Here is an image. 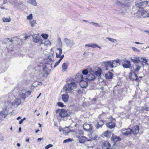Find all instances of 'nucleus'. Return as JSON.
Listing matches in <instances>:
<instances>
[{
	"mask_svg": "<svg viewBox=\"0 0 149 149\" xmlns=\"http://www.w3.org/2000/svg\"><path fill=\"white\" fill-rule=\"evenodd\" d=\"M84 78L83 75L81 72L77 73L76 75L75 80L78 82L79 83L81 87L82 88L86 87L88 85V80H84Z\"/></svg>",
	"mask_w": 149,
	"mask_h": 149,
	"instance_id": "1",
	"label": "nucleus"
},
{
	"mask_svg": "<svg viewBox=\"0 0 149 149\" xmlns=\"http://www.w3.org/2000/svg\"><path fill=\"white\" fill-rule=\"evenodd\" d=\"M56 113H59V115L61 118H63V120H65L67 119L69 120L71 119L70 116V111L68 110H65L63 109H58L56 111Z\"/></svg>",
	"mask_w": 149,
	"mask_h": 149,
	"instance_id": "2",
	"label": "nucleus"
},
{
	"mask_svg": "<svg viewBox=\"0 0 149 149\" xmlns=\"http://www.w3.org/2000/svg\"><path fill=\"white\" fill-rule=\"evenodd\" d=\"M77 87V84L74 81H68L65 86L64 88L66 93H68L73 91V90Z\"/></svg>",
	"mask_w": 149,
	"mask_h": 149,
	"instance_id": "3",
	"label": "nucleus"
},
{
	"mask_svg": "<svg viewBox=\"0 0 149 149\" xmlns=\"http://www.w3.org/2000/svg\"><path fill=\"white\" fill-rule=\"evenodd\" d=\"M136 73L133 71L131 70L129 75L130 79L132 81H137L139 80V78L140 79V80H141L143 77L142 76H138L137 75L138 74Z\"/></svg>",
	"mask_w": 149,
	"mask_h": 149,
	"instance_id": "4",
	"label": "nucleus"
},
{
	"mask_svg": "<svg viewBox=\"0 0 149 149\" xmlns=\"http://www.w3.org/2000/svg\"><path fill=\"white\" fill-rule=\"evenodd\" d=\"M146 11L145 10L141 9L137 11L135 14V16L139 18H146Z\"/></svg>",
	"mask_w": 149,
	"mask_h": 149,
	"instance_id": "5",
	"label": "nucleus"
},
{
	"mask_svg": "<svg viewBox=\"0 0 149 149\" xmlns=\"http://www.w3.org/2000/svg\"><path fill=\"white\" fill-rule=\"evenodd\" d=\"M21 102L20 99L18 98H16L13 102H11L10 101L8 102V105L11 107L13 106H16V107H17L21 104Z\"/></svg>",
	"mask_w": 149,
	"mask_h": 149,
	"instance_id": "6",
	"label": "nucleus"
},
{
	"mask_svg": "<svg viewBox=\"0 0 149 149\" xmlns=\"http://www.w3.org/2000/svg\"><path fill=\"white\" fill-rule=\"evenodd\" d=\"M135 6L140 8H143V7H146L148 4V2L147 1H136L135 2Z\"/></svg>",
	"mask_w": 149,
	"mask_h": 149,
	"instance_id": "7",
	"label": "nucleus"
},
{
	"mask_svg": "<svg viewBox=\"0 0 149 149\" xmlns=\"http://www.w3.org/2000/svg\"><path fill=\"white\" fill-rule=\"evenodd\" d=\"M64 42L65 43L66 46L67 47H71L75 45V43L72 40L67 38H64Z\"/></svg>",
	"mask_w": 149,
	"mask_h": 149,
	"instance_id": "8",
	"label": "nucleus"
},
{
	"mask_svg": "<svg viewBox=\"0 0 149 149\" xmlns=\"http://www.w3.org/2000/svg\"><path fill=\"white\" fill-rule=\"evenodd\" d=\"M84 130L86 131L90 132L93 129L92 125L91 124L85 123L83 125Z\"/></svg>",
	"mask_w": 149,
	"mask_h": 149,
	"instance_id": "9",
	"label": "nucleus"
},
{
	"mask_svg": "<svg viewBox=\"0 0 149 149\" xmlns=\"http://www.w3.org/2000/svg\"><path fill=\"white\" fill-rule=\"evenodd\" d=\"M95 78V76L94 75L93 72V73H91L88 75L87 77L85 78V79L87 81H90L94 80Z\"/></svg>",
	"mask_w": 149,
	"mask_h": 149,
	"instance_id": "10",
	"label": "nucleus"
},
{
	"mask_svg": "<svg viewBox=\"0 0 149 149\" xmlns=\"http://www.w3.org/2000/svg\"><path fill=\"white\" fill-rule=\"evenodd\" d=\"M101 146L102 148L108 149L111 146V145L108 141H106L102 143Z\"/></svg>",
	"mask_w": 149,
	"mask_h": 149,
	"instance_id": "11",
	"label": "nucleus"
},
{
	"mask_svg": "<svg viewBox=\"0 0 149 149\" xmlns=\"http://www.w3.org/2000/svg\"><path fill=\"white\" fill-rule=\"evenodd\" d=\"M122 132L125 135L128 136L132 133V130L130 129H126L125 128L121 130Z\"/></svg>",
	"mask_w": 149,
	"mask_h": 149,
	"instance_id": "12",
	"label": "nucleus"
},
{
	"mask_svg": "<svg viewBox=\"0 0 149 149\" xmlns=\"http://www.w3.org/2000/svg\"><path fill=\"white\" fill-rule=\"evenodd\" d=\"M111 140V141L113 142L116 143V142L117 141H120L121 139L119 136H116L114 135L113 134H112V136Z\"/></svg>",
	"mask_w": 149,
	"mask_h": 149,
	"instance_id": "13",
	"label": "nucleus"
},
{
	"mask_svg": "<svg viewBox=\"0 0 149 149\" xmlns=\"http://www.w3.org/2000/svg\"><path fill=\"white\" fill-rule=\"evenodd\" d=\"M139 130V126L138 125H136L131 130H132V132L133 134L135 135L138 133Z\"/></svg>",
	"mask_w": 149,
	"mask_h": 149,
	"instance_id": "14",
	"label": "nucleus"
},
{
	"mask_svg": "<svg viewBox=\"0 0 149 149\" xmlns=\"http://www.w3.org/2000/svg\"><path fill=\"white\" fill-rule=\"evenodd\" d=\"M104 63L105 65V67L107 69H108V68H113V66H112L111 61L104 62Z\"/></svg>",
	"mask_w": 149,
	"mask_h": 149,
	"instance_id": "15",
	"label": "nucleus"
},
{
	"mask_svg": "<svg viewBox=\"0 0 149 149\" xmlns=\"http://www.w3.org/2000/svg\"><path fill=\"white\" fill-rule=\"evenodd\" d=\"M104 124V122L103 120H97V123L96 126V128L98 129L102 127V125Z\"/></svg>",
	"mask_w": 149,
	"mask_h": 149,
	"instance_id": "16",
	"label": "nucleus"
},
{
	"mask_svg": "<svg viewBox=\"0 0 149 149\" xmlns=\"http://www.w3.org/2000/svg\"><path fill=\"white\" fill-rule=\"evenodd\" d=\"M123 66L125 68H130L131 67L130 62L127 60L125 61L123 63Z\"/></svg>",
	"mask_w": 149,
	"mask_h": 149,
	"instance_id": "17",
	"label": "nucleus"
},
{
	"mask_svg": "<svg viewBox=\"0 0 149 149\" xmlns=\"http://www.w3.org/2000/svg\"><path fill=\"white\" fill-rule=\"evenodd\" d=\"M26 92L25 91L22 90L19 92V97L20 98L23 99V100H25L26 97Z\"/></svg>",
	"mask_w": 149,
	"mask_h": 149,
	"instance_id": "18",
	"label": "nucleus"
},
{
	"mask_svg": "<svg viewBox=\"0 0 149 149\" xmlns=\"http://www.w3.org/2000/svg\"><path fill=\"white\" fill-rule=\"evenodd\" d=\"M106 125L107 127L110 129H112L115 127L116 126V124L112 122L107 123Z\"/></svg>",
	"mask_w": 149,
	"mask_h": 149,
	"instance_id": "19",
	"label": "nucleus"
},
{
	"mask_svg": "<svg viewBox=\"0 0 149 149\" xmlns=\"http://www.w3.org/2000/svg\"><path fill=\"white\" fill-rule=\"evenodd\" d=\"M113 74L112 72H108L105 74V77L107 79H112L113 78Z\"/></svg>",
	"mask_w": 149,
	"mask_h": 149,
	"instance_id": "20",
	"label": "nucleus"
},
{
	"mask_svg": "<svg viewBox=\"0 0 149 149\" xmlns=\"http://www.w3.org/2000/svg\"><path fill=\"white\" fill-rule=\"evenodd\" d=\"M132 61L134 63H138L141 61V58L139 57H133L131 58Z\"/></svg>",
	"mask_w": 149,
	"mask_h": 149,
	"instance_id": "21",
	"label": "nucleus"
},
{
	"mask_svg": "<svg viewBox=\"0 0 149 149\" xmlns=\"http://www.w3.org/2000/svg\"><path fill=\"white\" fill-rule=\"evenodd\" d=\"M79 142L81 143H84L87 140V138L84 136L78 137Z\"/></svg>",
	"mask_w": 149,
	"mask_h": 149,
	"instance_id": "22",
	"label": "nucleus"
},
{
	"mask_svg": "<svg viewBox=\"0 0 149 149\" xmlns=\"http://www.w3.org/2000/svg\"><path fill=\"white\" fill-rule=\"evenodd\" d=\"M33 41L35 42H37L39 41L40 39L39 36L38 34L34 35L33 36Z\"/></svg>",
	"mask_w": 149,
	"mask_h": 149,
	"instance_id": "23",
	"label": "nucleus"
},
{
	"mask_svg": "<svg viewBox=\"0 0 149 149\" xmlns=\"http://www.w3.org/2000/svg\"><path fill=\"white\" fill-rule=\"evenodd\" d=\"M62 98L63 101L66 102L68 101L69 96L67 94H63L62 95Z\"/></svg>",
	"mask_w": 149,
	"mask_h": 149,
	"instance_id": "24",
	"label": "nucleus"
},
{
	"mask_svg": "<svg viewBox=\"0 0 149 149\" xmlns=\"http://www.w3.org/2000/svg\"><path fill=\"white\" fill-rule=\"evenodd\" d=\"M134 71H133L135 72L138 73L139 71L141 69V67L140 65L138 64L135 65L134 67Z\"/></svg>",
	"mask_w": 149,
	"mask_h": 149,
	"instance_id": "25",
	"label": "nucleus"
},
{
	"mask_svg": "<svg viewBox=\"0 0 149 149\" xmlns=\"http://www.w3.org/2000/svg\"><path fill=\"white\" fill-rule=\"evenodd\" d=\"M111 63L112 64V66H113V68L114 67H116L117 65H118V64H120V60L118 59L116 61L114 60L112 61H111Z\"/></svg>",
	"mask_w": 149,
	"mask_h": 149,
	"instance_id": "26",
	"label": "nucleus"
},
{
	"mask_svg": "<svg viewBox=\"0 0 149 149\" xmlns=\"http://www.w3.org/2000/svg\"><path fill=\"white\" fill-rule=\"evenodd\" d=\"M141 61H140L141 63V64L143 67H144V65H148L147 63V61L146 59H145L142 57L141 58Z\"/></svg>",
	"mask_w": 149,
	"mask_h": 149,
	"instance_id": "27",
	"label": "nucleus"
},
{
	"mask_svg": "<svg viewBox=\"0 0 149 149\" xmlns=\"http://www.w3.org/2000/svg\"><path fill=\"white\" fill-rule=\"evenodd\" d=\"M102 70L101 69L99 68L97 71L93 72L94 75L96 76L99 77L101 74Z\"/></svg>",
	"mask_w": 149,
	"mask_h": 149,
	"instance_id": "28",
	"label": "nucleus"
},
{
	"mask_svg": "<svg viewBox=\"0 0 149 149\" xmlns=\"http://www.w3.org/2000/svg\"><path fill=\"white\" fill-rule=\"evenodd\" d=\"M29 23L31 24V27H34L35 25L36 24V21L35 19H33L31 20H30Z\"/></svg>",
	"mask_w": 149,
	"mask_h": 149,
	"instance_id": "29",
	"label": "nucleus"
},
{
	"mask_svg": "<svg viewBox=\"0 0 149 149\" xmlns=\"http://www.w3.org/2000/svg\"><path fill=\"white\" fill-rule=\"evenodd\" d=\"M57 49L59 51V54H58L57 53H56V57L57 58H59L62 53V49L60 48H58Z\"/></svg>",
	"mask_w": 149,
	"mask_h": 149,
	"instance_id": "30",
	"label": "nucleus"
},
{
	"mask_svg": "<svg viewBox=\"0 0 149 149\" xmlns=\"http://www.w3.org/2000/svg\"><path fill=\"white\" fill-rule=\"evenodd\" d=\"M52 62L53 60L50 58H49V57H48L47 59V61L46 62V63L47 64L52 65Z\"/></svg>",
	"mask_w": 149,
	"mask_h": 149,
	"instance_id": "31",
	"label": "nucleus"
},
{
	"mask_svg": "<svg viewBox=\"0 0 149 149\" xmlns=\"http://www.w3.org/2000/svg\"><path fill=\"white\" fill-rule=\"evenodd\" d=\"M148 108L145 106L142 107L141 110L142 112H144L145 111H148Z\"/></svg>",
	"mask_w": 149,
	"mask_h": 149,
	"instance_id": "32",
	"label": "nucleus"
},
{
	"mask_svg": "<svg viewBox=\"0 0 149 149\" xmlns=\"http://www.w3.org/2000/svg\"><path fill=\"white\" fill-rule=\"evenodd\" d=\"M30 1L29 2L31 4L33 5L34 6H37V3L36 0H29Z\"/></svg>",
	"mask_w": 149,
	"mask_h": 149,
	"instance_id": "33",
	"label": "nucleus"
},
{
	"mask_svg": "<svg viewBox=\"0 0 149 149\" xmlns=\"http://www.w3.org/2000/svg\"><path fill=\"white\" fill-rule=\"evenodd\" d=\"M44 43V45H45L47 46L48 45H50L51 44V42L49 40H46V41H45L44 42H43V40L41 42V44Z\"/></svg>",
	"mask_w": 149,
	"mask_h": 149,
	"instance_id": "34",
	"label": "nucleus"
},
{
	"mask_svg": "<svg viewBox=\"0 0 149 149\" xmlns=\"http://www.w3.org/2000/svg\"><path fill=\"white\" fill-rule=\"evenodd\" d=\"M11 20V19L10 18H3V21L4 22H10Z\"/></svg>",
	"mask_w": 149,
	"mask_h": 149,
	"instance_id": "35",
	"label": "nucleus"
},
{
	"mask_svg": "<svg viewBox=\"0 0 149 149\" xmlns=\"http://www.w3.org/2000/svg\"><path fill=\"white\" fill-rule=\"evenodd\" d=\"M7 115L5 114H4L3 113H0V120L3 119V118H5Z\"/></svg>",
	"mask_w": 149,
	"mask_h": 149,
	"instance_id": "36",
	"label": "nucleus"
},
{
	"mask_svg": "<svg viewBox=\"0 0 149 149\" xmlns=\"http://www.w3.org/2000/svg\"><path fill=\"white\" fill-rule=\"evenodd\" d=\"M91 47L93 48H95L97 47L99 48L100 49H102L101 47H99L98 45L96 44H91Z\"/></svg>",
	"mask_w": 149,
	"mask_h": 149,
	"instance_id": "37",
	"label": "nucleus"
},
{
	"mask_svg": "<svg viewBox=\"0 0 149 149\" xmlns=\"http://www.w3.org/2000/svg\"><path fill=\"white\" fill-rule=\"evenodd\" d=\"M67 65L66 63H64L62 65V69L64 71H65L67 68Z\"/></svg>",
	"mask_w": 149,
	"mask_h": 149,
	"instance_id": "38",
	"label": "nucleus"
},
{
	"mask_svg": "<svg viewBox=\"0 0 149 149\" xmlns=\"http://www.w3.org/2000/svg\"><path fill=\"white\" fill-rule=\"evenodd\" d=\"M132 48L134 52H136L137 53H139L140 52V50H139L135 47H132Z\"/></svg>",
	"mask_w": 149,
	"mask_h": 149,
	"instance_id": "39",
	"label": "nucleus"
},
{
	"mask_svg": "<svg viewBox=\"0 0 149 149\" xmlns=\"http://www.w3.org/2000/svg\"><path fill=\"white\" fill-rule=\"evenodd\" d=\"M107 39H108L109 40L113 43H115L117 42L116 40V39H114L110 38H107Z\"/></svg>",
	"mask_w": 149,
	"mask_h": 149,
	"instance_id": "40",
	"label": "nucleus"
},
{
	"mask_svg": "<svg viewBox=\"0 0 149 149\" xmlns=\"http://www.w3.org/2000/svg\"><path fill=\"white\" fill-rule=\"evenodd\" d=\"M40 69H42L43 70L45 71H46L47 69L46 66L45 65L40 66Z\"/></svg>",
	"mask_w": 149,
	"mask_h": 149,
	"instance_id": "41",
	"label": "nucleus"
},
{
	"mask_svg": "<svg viewBox=\"0 0 149 149\" xmlns=\"http://www.w3.org/2000/svg\"><path fill=\"white\" fill-rule=\"evenodd\" d=\"M89 23L91 24H92L93 25L96 27H99L100 26V25L97 23H95L93 22H90Z\"/></svg>",
	"mask_w": 149,
	"mask_h": 149,
	"instance_id": "42",
	"label": "nucleus"
},
{
	"mask_svg": "<svg viewBox=\"0 0 149 149\" xmlns=\"http://www.w3.org/2000/svg\"><path fill=\"white\" fill-rule=\"evenodd\" d=\"M41 36H42V37L45 39H46L48 36V35L46 34H42Z\"/></svg>",
	"mask_w": 149,
	"mask_h": 149,
	"instance_id": "43",
	"label": "nucleus"
},
{
	"mask_svg": "<svg viewBox=\"0 0 149 149\" xmlns=\"http://www.w3.org/2000/svg\"><path fill=\"white\" fill-rule=\"evenodd\" d=\"M33 18V15L32 14H30L29 15L27 16V19L31 20Z\"/></svg>",
	"mask_w": 149,
	"mask_h": 149,
	"instance_id": "44",
	"label": "nucleus"
},
{
	"mask_svg": "<svg viewBox=\"0 0 149 149\" xmlns=\"http://www.w3.org/2000/svg\"><path fill=\"white\" fill-rule=\"evenodd\" d=\"M110 133L109 131H107L104 132V135L105 136H108L109 135V134Z\"/></svg>",
	"mask_w": 149,
	"mask_h": 149,
	"instance_id": "45",
	"label": "nucleus"
},
{
	"mask_svg": "<svg viewBox=\"0 0 149 149\" xmlns=\"http://www.w3.org/2000/svg\"><path fill=\"white\" fill-rule=\"evenodd\" d=\"M83 74L84 75H86L88 74V71L87 70H83L82 72Z\"/></svg>",
	"mask_w": 149,
	"mask_h": 149,
	"instance_id": "46",
	"label": "nucleus"
},
{
	"mask_svg": "<svg viewBox=\"0 0 149 149\" xmlns=\"http://www.w3.org/2000/svg\"><path fill=\"white\" fill-rule=\"evenodd\" d=\"M116 3L118 6H122L123 5V3L121 1L118 0L116 1Z\"/></svg>",
	"mask_w": 149,
	"mask_h": 149,
	"instance_id": "47",
	"label": "nucleus"
},
{
	"mask_svg": "<svg viewBox=\"0 0 149 149\" xmlns=\"http://www.w3.org/2000/svg\"><path fill=\"white\" fill-rule=\"evenodd\" d=\"M72 141L71 139H68L65 140L63 141V143H66L67 142H70Z\"/></svg>",
	"mask_w": 149,
	"mask_h": 149,
	"instance_id": "48",
	"label": "nucleus"
},
{
	"mask_svg": "<svg viewBox=\"0 0 149 149\" xmlns=\"http://www.w3.org/2000/svg\"><path fill=\"white\" fill-rule=\"evenodd\" d=\"M58 45H59L60 46H62V42L61 41V38H58Z\"/></svg>",
	"mask_w": 149,
	"mask_h": 149,
	"instance_id": "49",
	"label": "nucleus"
},
{
	"mask_svg": "<svg viewBox=\"0 0 149 149\" xmlns=\"http://www.w3.org/2000/svg\"><path fill=\"white\" fill-rule=\"evenodd\" d=\"M31 91H30L26 92V96H28L30 95L31 93Z\"/></svg>",
	"mask_w": 149,
	"mask_h": 149,
	"instance_id": "50",
	"label": "nucleus"
},
{
	"mask_svg": "<svg viewBox=\"0 0 149 149\" xmlns=\"http://www.w3.org/2000/svg\"><path fill=\"white\" fill-rule=\"evenodd\" d=\"M53 146V145L51 144H49V145H48L47 146H46V147H45V148L46 149H48L49 148L52 147Z\"/></svg>",
	"mask_w": 149,
	"mask_h": 149,
	"instance_id": "51",
	"label": "nucleus"
},
{
	"mask_svg": "<svg viewBox=\"0 0 149 149\" xmlns=\"http://www.w3.org/2000/svg\"><path fill=\"white\" fill-rule=\"evenodd\" d=\"M57 104L58 105L61 107H63L64 105L63 103L61 102H59Z\"/></svg>",
	"mask_w": 149,
	"mask_h": 149,
	"instance_id": "52",
	"label": "nucleus"
},
{
	"mask_svg": "<svg viewBox=\"0 0 149 149\" xmlns=\"http://www.w3.org/2000/svg\"><path fill=\"white\" fill-rule=\"evenodd\" d=\"M61 61L60 60H59L57 62H56L54 65V68L56 67L59 64Z\"/></svg>",
	"mask_w": 149,
	"mask_h": 149,
	"instance_id": "53",
	"label": "nucleus"
},
{
	"mask_svg": "<svg viewBox=\"0 0 149 149\" xmlns=\"http://www.w3.org/2000/svg\"><path fill=\"white\" fill-rule=\"evenodd\" d=\"M5 41L7 42H9V41L10 42H12L13 41V40H12L11 39H10V40H9V39L8 38H6L5 39Z\"/></svg>",
	"mask_w": 149,
	"mask_h": 149,
	"instance_id": "54",
	"label": "nucleus"
},
{
	"mask_svg": "<svg viewBox=\"0 0 149 149\" xmlns=\"http://www.w3.org/2000/svg\"><path fill=\"white\" fill-rule=\"evenodd\" d=\"M97 138V136H95L94 137H91V139H93V140H95L96 139V138Z\"/></svg>",
	"mask_w": 149,
	"mask_h": 149,
	"instance_id": "55",
	"label": "nucleus"
},
{
	"mask_svg": "<svg viewBox=\"0 0 149 149\" xmlns=\"http://www.w3.org/2000/svg\"><path fill=\"white\" fill-rule=\"evenodd\" d=\"M64 55H62L61 56H60V59L59 60H60L61 61L64 58Z\"/></svg>",
	"mask_w": 149,
	"mask_h": 149,
	"instance_id": "56",
	"label": "nucleus"
},
{
	"mask_svg": "<svg viewBox=\"0 0 149 149\" xmlns=\"http://www.w3.org/2000/svg\"><path fill=\"white\" fill-rule=\"evenodd\" d=\"M79 133L81 135L83 134H84V132L83 131L81 130H80L79 131Z\"/></svg>",
	"mask_w": 149,
	"mask_h": 149,
	"instance_id": "57",
	"label": "nucleus"
},
{
	"mask_svg": "<svg viewBox=\"0 0 149 149\" xmlns=\"http://www.w3.org/2000/svg\"><path fill=\"white\" fill-rule=\"evenodd\" d=\"M72 131L71 130H70V129H67V132L68 133H69L71 132Z\"/></svg>",
	"mask_w": 149,
	"mask_h": 149,
	"instance_id": "58",
	"label": "nucleus"
},
{
	"mask_svg": "<svg viewBox=\"0 0 149 149\" xmlns=\"http://www.w3.org/2000/svg\"><path fill=\"white\" fill-rule=\"evenodd\" d=\"M24 121L23 120V119H21L19 121V123L20 124H21L23 122V121Z\"/></svg>",
	"mask_w": 149,
	"mask_h": 149,
	"instance_id": "59",
	"label": "nucleus"
},
{
	"mask_svg": "<svg viewBox=\"0 0 149 149\" xmlns=\"http://www.w3.org/2000/svg\"><path fill=\"white\" fill-rule=\"evenodd\" d=\"M43 138H38V139H37V140L38 141V142L40 141L41 140H42V139H43Z\"/></svg>",
	"mask_w": 149,
	"mask_h": 149,
	"instance_id": "60",
	"label": "nucleus"
},
{
	"mask_svg": "<svg viewBox=\"0 0 149 149\" xmlns=\"http://www.w3.org/2000/svg\"><path fill=\"white\" fill-rule=\"evenodd\" d=\"M0 139V140L2 141H3V140H4V139H3V136H2Z\"/></svg>",
	"mask_w": 149,
	"mask_h": 149,
	"instance_id": "61",
	"label": "nucleus"
},
{
	"mask_svg": "<svg viewBox=\"0 0 149 149\" xmlns=\"http://www.w3.org/2000/svg\"><path fill=\"white\" fill-rule=\"evenodd\" d=\"M135 43L137 44H142V43H140V42H135Z\"/></svg>",
	"mask_w": 149,
	"mask_h": 149,
	"instance_id": "62",
	"label": "nucleus"
},
{
	"mask_svg": "<svg viewBox=\"0 0 149 149\" xmlns=\"http://www.w3.org/2000/svg\"><path fill=\"white\" fill-rule=\"evenodd\" d=\"M0 7L1 9H6V8L4 6H1Z\"/></svg>",
	"mask_w": 149,
	"mask_h": 149,
	"instance_id": "63",
	"label": "nucleus"
},
{
	"mask_svg": "<svg viewBox=\"0 0 149 149\" xmlns=\"http://www.w3.org/2000/svg\"><path fill=\"white\" fill-rule=\"evenodd\" d=\"M146 17H149V13H147L146 14Z\"/></svg>",
	"mask_w": 149,
	"mask_h": 149,
	"instance_id": "64",
	"label": "nucleus"
}]
</instances>
